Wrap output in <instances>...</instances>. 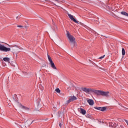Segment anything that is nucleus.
I'll return each mask as SVG.
<instances>
[{
  "mask_svg": "<svg viewBox=\"0 0 128 128\" xmlns=\"http://www.w3.org/2000/svg\"><path fill=\"white\" fill-rule=\"evenodd\" d=\"M18 28H24V26H22V25H18L17 26Z\"/></svg>",
  "mask_w": 128,
  "mask_h": 128,
  "instance_id": "nucleus-20",
  "label": "nucleus"
},
{
  "mask_svg": "<svg viewBox=\"0 0 128 128\" xmlns=\"http://www.w3.org/2000/svg\"><path fill=\"white\" fill-rule=\"evenodd\" d=\"M120 14H122V16H128V13L126 12H122Z\"/></svg>",
  "mask_w": 128,
  "mask_h": 128,
  "instance_id": "nucleus-11",
  "label": "nucleus"
},
{
  "mask_svg": "<svg viewBox=\"0 0 128 128\" xmlns=\"http://www.w3.org/2000/svg\"><path fill=\"white\" fill-rule=\"evenodd\" d=\"M72 102L70 98H69L68 100L66 102V104H68L70 102Z\"/></svg>",
  "mask_w": 128,
  "mask_h": 128,
  "instance_id": "nucleus-15",
  "label": "nucleus"
},
{
  "mask_svg": "<svg viewBox=\"0 0 128 128\" xmlns=\"http://www.w3.org/2000/svg\"><path fill=\"white\" fill-rule=\"evenodd\" d=\"M87 102L90 104V106H92L94 104V100H92V99H89V100H87Z\"/></svg>",
  "mask_w": 128,
  "mask_h": 128,
  "instance_id": "nucleus-7",
  "label": "nucleus"
},
{
  "mask_svg": "<svg viewBox=\"0 0 128 128\" xmlns=\"http://www.w3.org/2000/svg\"><path fill=\"white\" fill-rule=\"evenodd\" d=\"M52 116H53V115H52Z\"/></svg>",
  "mask_w": 128,
  "mask_h": 128,
  "instance_id": "nucleus-28",
  "label": "nucleus"
},
{
  "mask_svg": "<svg viewBox=\"0 0 128 128\" xmlns=\"http://www.w3.org/2000/svg\"><path fill=\"white\" fill-rule=\"evenodd\" d=\"M66 36L70 40V42L74 46H76V38L70 34L68 31H66Z\"/></svg>",
  "mask_w": 128,
  "mask_h": 128,
  "instance_id": "nucleus-2",
  "label": "nucleus"
},
{
  "mask_svg": "<svg viewBox=\"0 0 128 128\" xmlns=\"http://www.w3.org/2000/svg\"><path fill=\"white\" fill-rule=\"evenodd\" d=\"M52 30H56V28H58V26H56V23L54 22V20H52Z\"/></svg>",
  "mask_w": 128,
  "mask_h": 128,
  "instance_id": "nucleus-9",
  "label": "nucleus"
},
{
  "mask_svg": "<svg viewBox=\"0 0 128 128\" xmlns=\"http://www.w3.org/2000/svg\"><path fill=\"white\" fill-rule=\"evenodd\" d=\"M21 107H22V108H23L24 110H28V108L24 106H22V105H21Z\"/></svg>",
  "mask_w": 128,
  "mask_h": 128,
  "instance_id": "nucleus-18",
  "label": "nucleus"
},
{
  "mask_svg": "<svg viewBox=\"0 0 128 128\" xmlns=\"http://www.w3.org/2000/svg\"><path fill=\"white\" fill-rule=\"evenodd\" d=\"M58 114H60V115H59V116H60V114H64L63 113H62V112H58Z\"/></svg>",
  "mask_w": 128,
  "mask_h": 128,
  "instance_id": "nucleus-24",
  "label": "nucleus"
},
{
  "mask_svg": "<svg viewBox=\"0 0 128 128\" xmlns=\"http://www.w3.org/2000/svg\"><path fill=\"white\" fill-rule=\"evenodd\" d=\"M113 126H114V123H112V122L109 123V126H112V128Z\"/></svg>",
  "mask_w": 128,
  "mask_h": 128,
  "instance_id": "nucleus-19",
  "label": "nucleus"
},
{
  "mask_svg": "<svg viewBox=\"0 0 128 128\" xmlns=\"http://www.w3.org/2000/svg\"><path fill=\"white\" fill-rule=\"evenodd\" d=\"M55 91L56 92H58V94H60V90L58 88H56L55 90Z\"/></svg>",
  "mask_w": 128,
  "mask_h": 128,
  "instance_id": "nucleus-17",
  "label": "nucleus"
},
{
  "mask_svg": "<svg viewBox=\"0 0 128 128\" xmlns=\"http://www.w3.org/2000/svg\"><path fill=\"white\" fill-rule=\"evenodd\" d=\"M17 20H19L20 18H18V16H17L16 18Z\"/></svg>",
  "mask_w": 128,
  "mask_h": 128,
  "instance_id": "nucleus-26",
  "label": "nucleus"
},
{
  "mask_svg": "<svg viewBox=\"0 0 128 128\" xmlns=\"http://www.w3.org/2000/svg\"><path fill=\"white\" fill-rule=\"evenodd\" d=\"M119 124H117L114 123L112 128H120V127H118V126Z\"/></svg>",
  "mask_w": 128,
  "mask_h": 128,
  "instance_id": "nucleus-14",
  "label": "nucleus"
},
{
  "mask_svg": "<svg viewBox=\"0 0 128 128\" xmlns=\"http://www.w3.org/2000/svg\"><path fill=\"white\" fill-rule=\"evenodd\" d=\"M3 60H4V62H10V58H3Z\"/></svg>",
  "mask_w": 128,
  "mask_h": 128,
  "instance_id": "nucleus-12",
  "label": "nucleus"
},
{
  "mask_svg": "<svg viewBox=\"0 0 128 128\" xmlns=\"http://www.w3.org/2000/svg\"><path fill=\"white\" fill-rule=\"evenodd\" d=\"M68 17L70 18L72 20L73 22H76V24H80V22H78V20H76V18H74V16H72V14H68Z\"/></svg>",
  "mask_w": 128,
  "mask_h": 128,
  "instance_id": "nucleus-4",
  "label": "nucleus"
},
{
  "mask_svg": "<svg viewBox=\"0 0 128 128\" xmlns=\"http://www.w3.org/2000/svg\"><path fill=\"white\" fill-rule=\"evenodd\" d=\"M59 126L60 128H62V123L59 122Z\"/></svg>",
  "mask_w": 128,
  "mask_h": 128,
  "instance_id": "nucleus-23",
  "label": "nucleus"
},
{
  "mask_svg": "<svg viewBox=\"0 0 128 128\" xmlns=\"http://www.w3.org/2000/svg\"><path fill=\"white\" fill-rule=\"evenodd\" d=\"M78 112H80V114H83L84 116V114H86V110H84L82 108H78Z\"/></svg>",
  "mask_w": 128,
  "mask_h": 128,
  "instance_id": "nucleus-5",
  "label": "nucleus"
},
{
  "mask_svg": "<svg viewBox=\"0 0 128 128\" xmlns=\"http://www.w3.org/2000/svg\"><path fill=\"white\" fill-rule=\"evenodd\" d=\"M104 56H106V55H104V56H100V58H100V60L102 59V58H104Z\"/></svg>",
  "mask_w": 128,
  "mask_h": 128,
  "instance_id": "nucleus-21",
  "label": "nucleus"
},
{
  "mask_svg": "<svg viewBox=\"0 0 128 128\" xmlns=\"http://www.w3.org/2000/svg\"><path fill=\"white\" fill-rule=\"evenodd\" d=\"M0 52H10V48H8L0 44Z\"/></svg>",
  "mask_w": 128,
  "mask_h": 128,
  "instance_id": "nucleus-3",
  "label": "nucleus"
},
{
  "mask_svg": "<svg viewBox=\"0 0 128 128\" xmlns=\"http://www.w3.org/2000/svg\"><path fill=\"white\" fill-rule=\"evenodd\" d=\"M95 22H96V24H100V22H98V20H96Z\"/></svg>",
  "mask_w": 128,
  "mask_h": 128,
  "instance_id": "nucleus-22",
  "label": "nucleus"
},
{
  "mask_svg": "<svg viewBox=\"0 0 128 128\" xmlns=\"http://www.w3.org/2000/svg\"><path fill=\"white\" fill-rule=\"evenodd\" d=\"M96 110H100L101 112H105L106 110V107H94Z\"/></svg>",
  "mask_w": 128,
  "mask_h": 128,
  "instance_id": "nucleus-6",
  "label": "nucleus"
},
{
  "mask_svg": "<svg viewBox=\"0 0 128 128\" xmlns=\"http://www.w3.org/2000/svg\"><path fill=\"white\" fill-rule=\"evenodd\" d=\"M122 56H124V54H126V50H124V48H122Z\"/></svg>",
  "mask_w": 128,
  "mask_h": 128,
  "instance_id": "nucleus-16",
  "label": "nucleus"
},
{
  "mask_svg": "<svg viewBox=\"0 0 128 128\" xmlns=\"http://www.w3.org/2000/svg\"><path fill=\"white\" fill-rule=\"evenodd\" d=\"M50 64L52 68H53L54 70H56V65H54V62H50Z\"/></svg>",
  "mask_w": 128,
  "mask_h": 128,
  "instance_id": "nucleus-8",
  "label": "nucleus"
},
{
  "mask_svg": "<svg viewBox=\"0 0 128 128\" xmlns=\"http://www.w3.org/2000/svg\"><path fill=\"white\" fill-rule=\"evenodd\" d=\"M48 58L50 62H52V58H50V56L48 54Z\"/></svg>",
  "mask_w": 128,
  "mask_h": 128,
  "instance_id": "nucleus-13",
  "label": "nucleus"
},
{
  "mask_svg": "<svg viewBox=\"0 0 128 128\" xmlns=\"http://www.w3.org/2000/svg\"><path fill=\"white\" fill-rule=\"evenodd\" d=\"M16 46V48H18V46H17V45H16V46Z\"/></svg>",
  "mask_w": 128,
  "mask_h": 128,
  "instance_id": "nucleus-27",
  "label": "nucleus"
},
{
  "mask_svg": "<svg viewBox=\"0 0 128 128\" xmlns=\"http://www.w3.org/2000/svg\"><path fill=\"white\" fill-rule=\"evenodd\" d=\"M70 100L72 102H74V100H76V96H72L70 97Z\"/></svg>",
  "mask_w": 128,
  "mask_h": 128,
  "instance_id": "nucleus-10",
  "label": "nucleus"
},
{
  "mask_svg": "<svg viewBox=\"0 0 128 128\" xmlns=\"http://www.w3.org/2000/svg\"><path fill=\"white\" fill-rule=\"evenodd\" d=\"M82 90L86 94H89V92H94L96 94V96H106V98H108L110 96L108 92H104L100 90H96L92 88H82Z\"/></svg>",
  "mask_w": 128,
  "mask_h": 128,
  "instance_id": "nucleus-1",
  "label": "nucleus"
},
{
  "mask_svg": "<svg viewBox=\"0 0 128 128\" xmlns=\"http://www.w3.org/2000/svg\"><path fill=\"white\" fill-rule=\"evenodd\" d=\"M120 128H124V126H122V125H120Z\"/></svg>",
  "mask_w": 128,
  "mask_h": 128,
  "instance_id": "nucleus-25",
  "label": "nucleus"
}]
</instances>
